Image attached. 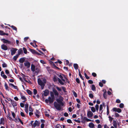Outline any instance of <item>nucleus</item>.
Wrapping results in <instances>:
<instances>
[{"label": "nucleus", "instance_id": "f257e3e1", "mask_svg": "<svg viewBox=\"0 0 128 128\" xmlns=\"http://www.w3.org/2000/svg\"><path fill=\"white\" fill-rule=\"evenodd\" d=\"M54 100V97L53 94H51L50 96L48 97V99H46L45 102L48 103L49 102L50 104L53 103Z\"/></svg>", "mask_w": 128, "mask_h": 128}, {"label": "nucleus", "instance_id": "f03ea898", "mask_svg": "<svg viewBox=\"0 0 128 128\" xmlns=\"http://www.w3.org/2000/svg\"><path fill=\"white\" fill-rule=\"evenodd\" d=\"M54 105L55 108L58 110H60L62 109L61 106H62L60 104L56 102L54 103Z\"/></svg>", "mask_w": 128, "mask_h": 128}, {"label": "nucleus", "instance_id": "7ed1b4c3", "mask_svg": "<svg viewBox=\"0 0 128 128\" xmlns=\"http://www.w3.org/2000/svg\"><path fill=\"white\" fill-rule=\"evenodd\" d=\"M38 84L41 86L42 89H43L45 83H46V80H44V82H43L40 79L38 78Z\"/></svg>", "mask_w": 128, "mask_h": 128}, {"label": "nucleus", "instance_id": "20e7f679", "mask_svg": "<svg viewBox=\"0 0 128 128\" xmlns=\"http://www.w3.org/2000/svg\"><path fill=\"white\" fill-rule=\"evenodd\" d=\"M63 100V98L61 96H60L58 99H57L56 100V101L58 102V103L60 104L62 106H63L64 104L62 102Z\"/></svg>", "mask_w": 128, "mask_h": 128}, {"label": "nucleus", "instance_id": "39448f33", "mask_svg": "<svg viewBox=\"0 0 128 128\" xmlns=\"http://www.w3.org/2000/svg\"><path fill=\"white\" fill-rule=\"evenodd\" d=\"M64 76V78H63V77L62 76V75L60 74L58 76L61 79L62 81L64 82L66 81H67L68 79L66 78V77L64 76Z\"/></svg>", "mask_w": 128, "mask_h": 128}, {"label": "nucleus", "instance_id": "423d86ee", "mask_svg": "<svg viewBox=\"0 0 128 128\" xmlns=\"http://www.w3.org/2000/svg\"><path fill=\"white\" fill-rule=\"evenodd\" d=\"M24 66L27 68H29L30 66V63L28 61H25L24 63Z\"/></svg>", "mask_w": 128, "mask_h": 128}, {"label": "nucleus", "instance_id": "0eeeda50", "mask_svg": "<svg viewBox=\"0 0 128 128\" xmlns=\"http://www.w3.org/2000/svg\"><path fill=\"white\" fill-rule=\"evenodd\" d=\"M18 49L16 48H13L11 50V54L12 55H13L15 53Z\"/></svg>", "mask_w": 128, "mask_h": 128}, {"label": "nucleus", "instance_id": "6e6552de", "mask_svg": "<svg viewBox=\"0 0 128 128\" xmlns=\"http://www.w3.org/2000/svg\"><path fill=\"white\" fill-rule=\"evenodd\" d=\"M2 41L4 43L10 44L11 43V42L10 41L4 39H2Z\"/></svg>", "mask_w": 128, "mask_h": 128}, {"label": "nucleus", "instance_id": "1a4fd4ad", "mask_svg": "<svg viewBox=\"0 0 128 128\" xmlns=\"http://www.w3.org/2000/svg\"><path fill=\"white\" fill-rule=\"evenodd\" d=\"M40 122L37 121H36L33 124L32 126L34 127H35L36 126H39Z\"/></svg>", "mask_w": 128, "mask_h": 128}, {"label": "nucleus", "instance_id": "9d476101", "mask_svg": "<svg viewBox=\"0 0 128 128\" xmlns=\"http://www.w3.org/2000/svg\"><path fill=\"white\" fill-rule=\"evenodd\" d=\"M87 116L88 117H92V116L93 114L90 111H88L87 112Z\"/></svg>", "mask_w": 128, "mask_h": 128}, {"label": "nucleus", "instance_id": "9b49d317", "mask_svg": "<svg viewBox=\"0 0 128 128\" xmlns=\"http://www.w3.org/2000/svg\"><path fill=\"white\" fill-rule=\"evenodd\" d=\"M1 48L2 49L4 50H6L8 49L7 46L4 44H2L1 45Z\"/></svg>", "mask_w": 128, "mask_h": 128}, {"label": "nucleus", "instance_id": "f8f14e48", "mask_svg": "<svg viewBox=\"0 0 128 128\" xmlns=\"http://www.w3.org/2000/svg\"><path fill=\"white\" fill-rule=\"evenodd\" d=\"M1 76L4 79H6L7 78V76L4 74V72L2 71L1 73Z\"/></svg>", "mask_w": 128, "mask_h": 128}, {"label": "nucleus", "instance_id": "ddd939ff", "mask_svg": "<svg viewBox=\"0 0 128 128\" xmlns=\"http://www.w3.org/2000/svg\"><path fill=\"white\" fill-rule=\"evenodd\" d=\"M44 92V95L45 96H48L49 93V92L48 90H45Z\"/></svg>", "mask_w": 128, "mask_h": 128}, {"label": "nucleus", "instance_id": "4468645a", "mask_svg": "<svg viewBox=\"0 0 128 128\" xmlns=\"http://www.w3.org/2000/svg\"><path fill=\"white\" fill-rule=\"evenodd\" d=\"M11 112L12 113V116L13 117L15 118V119L14 120V121L15 122H16V121H17V120L15 118V113L13 112Z\"/></svg>", "mask_w": 128, "mask_h": 128}, {"label": "nucleus", "instance_id": "2eb2a0df", "mask_svg": "<svg viewBox=\"0 0 128 128\" xmlns=\"http://www.w3.org/2000/svg\"><path fill=\"white\" fill-rule=\"evenodd\" d=\"M35 66L33 64H32L31 65V70L33 72H34L35 70Z\"/></svg>", "mask_w": 128, "mask_h": 128}, {"label": "nucleus", "instance_id": "dca6fc26", "mask_svg": "<svg viewBox=\"0 0 128 128\" xmlns=\"http://www.w3.org/2000/svg\"><path fill=\"white\" fill-rule=\"evenodd\" d=\"M86 119L87 118L86 117H84L83 118V117H82V122L83 123H85L86 122Z\"/></svg>", "mask_w": 128, "mask_h": 128}, {"label": "nucleus", "instance_id": "f3484780", "mask_svg": "<svg viewBox=\"0 0 128 128\" xmlns=\"http://www.w3.org/2000/svg\"><path fill=\"white\" fill-rule=\"evenodd\" d=\"M59 79V78L56 76H54L53 78V80L54 82H56Z\"/></svg>", "mask_w": 128, "mask_h": 128}, {"label": "nucleus", "instance_id": "a211bd4d", "mask_svg": "<svg viewBox=\"0 0 128 128\" xmlns=\"http://www.w3.org/2000/svg\"><path fill=\"white\" fill-rule=\"evenodd\" d=\"M25 60L24 58H21L19 60V62L20 63H22Z\"/></svg>", "mask_w": 128, "mask_h": 128}, {"label": "nucleus", "instance_id": "6ab92c4d", "mask_svg": "<svg viewBox=\"0 0 128 128\" xmlns=\"http://www.w3.org/2000/svg\"><path fill=\"white\" fill-rule=\"evenodd\" d=\"M88 126L89 127L92 128L94 127V125L93 123L90 122Z\"/></svg>", "mask_w": 128, "mask_h": 128}, {"label": "nucleus", "instance_id": "aec40b11", "mask_svg": "<svg viewBox=\"0 0 128 128\" xmlns=\"http://www.w3.org/2000/svg\"><path fill=\"white\" fill-rule=\"evenodd\" d=\"M103 109L102 105V104H100V106L99 111L100 113H102V111Z\"/></svg>", "mask_w": 128, "mask_h": 128}, {"label": "nucleus", "instance_id": "412c9836", "mask_svg": "<svg viewBox=\"0 0 128 128\" xmlns=\"http://www.w3.org/2000/svg\"><path fill=\"white\" fill-rule=\"evenodd\" d=\"M11 103L14 106H17V104L16 103V102L14 101H12V102H11Z\"/></svg>", "mask_w": 128, "mask_h": 128}, {"label": "nucleus", "instance_id": "4be33fe9", "mask_svg": "<svg viewBox=\"0 0 128 128\" xmlns=\"http://www.w3.org/2000/svg\"><path fill=\"white\" fill-rule=\"evenodd\" d=\"M10 113H8L7 115V118L10 120H12V118L10 116Z\"/></svg>", "mask_w": 128, "mask_h": 128}, {"label": "nucleus", "instance_id": "5701e85b", "mask_svg": "<svg viewBox=\"0 0 128 128\" xmlns=\"http://www.w3.org/2000/svg\"><path fill=\"white\" fill-rule=\"evenodd\" d=\"M4 124V119L3 118H1L0 119V124Z\"/></svg>", "mask_w": 128, "mask_h": 128}, {"label": "nucleus", "instance_id": "b1692460", "mask_svg": "<svg viewBox=\"0 0 128 128\" xmlns=\"http://www.w3.org/2000/svg\"><path fill=\"white\" fill-rule=\"evenodd\" d=\"M74 67L76 70H77L78 68V65L77 64H74Z\"/></svg>", "mask_w": 128, "mask_h": 128}, {"label": "nucleus", "instance_id": "393cba45", "mask_svg": "<svg viewBox=\"0 0 128 128\" xmlns=\"http://www.w3.org/2000/svg\"><path fill=\"white\" fill-rule=\"evenodd\" d=\"M90 108H91V110L93 112H96L95 109L94 107H90Z\"/></svg>", "mask_w": 128, "mask_h": 128}, {"label": "nucleus", "instance_id": "a878e982", "mask_svg": "<svg viewBox=\"0 0 128 128\" xmlns=\"http://www.w3.org/2000/svg\"><path fill=\"white\" fill-rule=\"evenodd\" d=\"M21 98L22 99L24 100V102L25 101H26V97H25V96H24L22 95H21Z\"/></svg>", "mask_w": 128, "mask_h": 128}, {"label": "nucleus", "instance_id": "bb28decb", "mask_svg": "<svg viewBox=\"0 0 128 128\" xmlns=\"http://www.w3.org/2000/svg\"><path fill=\"white\" fill-rule=\"evenodd\" d=\"M54 94L56 96H58V93L56 90H54L53 91Z\"/></svg>", "mask_w": 128, "mask_h": 128}, {"label": "nucleus", "instance_id": "cd10ccee", "mask_svg": "<svg viewBox=\"0 0 128 128\" xmlns=\"http://www.w3.org/2000/svg\"><path fill=\"white\" fill-rule=\"evenodd\" d=\"M91 89L92 90L95 91L96 90V87L94 85H92Z\"/></svg>", "mask_w": 128, "mask_h": 128}, {"label": "nucleus", "instance_id": "c85d7f7f", "mask_svg": "<svg viewBox=\"0 0 128 128\" xmlns=\"http://www.w3.org/2000/svg\"><path fill=\"white\" fill-rule=\"evenodd\" d=\"M59 82L62 85H64V82H63L60 79H59L58 80Z\"/></svg>", "mask_w": 128, "mask_h": 128}, {"label": "nucleus", "instance_id": "c756f323", "mask_svg": "<svg viewBox=\"0 0 128 128\" xmlns=\"http://www.w3.org/2000/svg\"><path fill=\"white\" fill-rule=\"evenodd\" d=\"M22 52V50H19L18 51V55L19 56Z\"/></svg>", "mask_w": 128, "mask_h": 128}, {"label": "nucleus", "instance_id": "7c9ffc66", "mask_svg": "<svg viewBox=\"0 0 128 128\" xmlns=\"http://www.w3.org/2000/svg\"><path fill=\"white\" fill-rule=\"evenodd\" d=\"M18 54L16 55V56H14L13 58L14 59V60H16L18 58Z\"/></svg>", "mask_w": 128, "mask_h": 128}, {"label": "nucleus", "instance_id": "2f4dec72", "mask_svg": "<svg viewBox=\"0 0 128 128\" xmlns=\"http://www.w3.org/2000/svg\"><path fill=\"white\" fill-rule=\"evenodd\" d=\"M4 86L6 90H8V87L7 84L6 82L5 83Z\"/></svg>", "mask_w": 128, "mask_h": 128}, {"label": "nucleus", "instance_id": "473e14b6", "mask_svg": "<svg viewBox=\"0 0 128 128\" xmlns=\"http://www.w3.org/2000/svg\"><path fill=\"white\" fill-rule=\"evenodd\" d=\"M27 93L30 95H31L32 94V92L30 90H26Z\"/></svg>", "mask_w": 128, "mask_h": 128}, {"label": "nucleus", "instance_id": "72a5a7b5", "mask_svg": "<svg viewBox=\"0 0 128 128\" xmlns=\"http://www.w3.org/2000/svg\"><path fill=\"white\" fill-rule=\"evenodd\" d=\"M113 125L114 127L117 126V124L116 122L114 121V122Z\"/></svg>", "mask_w": 128, "mask_h": 128}, {"label": "nucleus", "instance_id": "f704fd0d", "mask_svg": "<svg viewBox=\"0 0 128 128\" xmlns=\"http://www.w3.org/2000/svg\"><path fill=\"white\" fill-rule=\"evenodd\" d=\"M95 107L96 109V110L97 111H98L99 108V106L98 104H96L95 106Z\"/></svg>", "mask_w": 128, "mask_h": 128}, {"label": "nucleus", "instance_id": "c9c22d12", "mask_svg": "<svg viewBox=\"0 0 128 128\" xmlns=\"http://www.w3.org/2000/svg\"><path fill=\"white\" fill-rule=\"evenodd\" d=\"M79 75L80 78L82 79V80H83L84 79L83 78L81 74L80 71H79Z\"/></svg>", "mask_w": 128, "mask_h": 128}, {"label": "nucleus", "instance_id": "e433bc0d", "mask_svg": "<svg viewBox=\"0 0 128 128\" xmlns=\"http://www.w3.org/2000/svg\"><path fill=\"white\" fill-rule=\"evenodd\" d=\"M2 66L3 68L6 67L7 66V64L5 63H4L2 64Z\"/></svg>", "mask_w": 128, "mask_h": 128}, {"label": "nucleus", "instance_id": "4c0bfd02", "mask_svg": "<svg viewBox=\"0 0 128 128\" xmlns=\"http://www.w3.org/2000/svg\"><path fill=\"white\" fill-rule=\"evenodd\" d=\"M84 76H85L86 78L87 79H88L90 78V77L87 76V74H86V73H84Z\"/></svg>", "mask_w": 128, "mask_h": 128}, {"label": "nucleus", "instance_id": "58836bf2", "mask_svg": "<svg viewBox=\"0 0 128 128\" xmlns=\"http://www.w3.org/2000/svg\"><path fill=\"white\" fill-rule=\"evenodd\" d=\"M124 104L122 103L120 104L119 105V107L120 108H122L123 107Z\"/></svg>", "mask_w": 128, "mask_h": 128}, {"label": "nucleus", "instance_id": "ea45409f", "mask_svg": "<svg viewBox=\"0 0 128 128\" xmlns=\"http://www.w3.org/2000/svg\"><path fill=\"white\" fill-rule=\"evenodd\" d=\"M23 50L24 51V53L26 54L27 53V50L26 49L24 48H23Z\"/></svg>", "mask_w": 128, "mask_h": 128}, {"label": "nucleus", "instance_id": "a19ab883", "mask_svg": "<svg viewBox=\"0 0 128 128\" xmlns=\"http://www.w3.org/2000/svg\"><path fill=\"white\" fill-rule=\"evenodd\" d=\"M56 128H62V127L59 124H57L56 126Z\"/></svg>", "mask_w": 128, "mask_h": 128}, {"label": "nucleus", "instance_id": "79ce46f5", "mask_svg": "<svg viewBox=\"0 0 128 128\" xmlns=\"http://www.w3.org/2000/svg\"><path fill=\"white\" fill-rule=\"evenodd\" d=\"M102 126L101 124H99L98 125L97 128H102Z\"/></svg>", "mask_w": 128, "mask_h": 128}, {"label": "nucleus", "instance_id": "37998d69", "mask_svg": "<svg viewBox=\"0 0 128 128\" xmlns=\"http://www.w3.org/2000/svg\"><path fill=\"white\" fill-rule=\"evenodd\" d=\"M11 27L12 28V29L13 30H15L16 31L17 30V28H16V27L14 26H11Z\"/></svg>", "mask_w": 128, "mask_h": 128}, {"label": "nucleus", "instance_id": "c03bdc74", "mask_svg": "<svg viewBox=\"0 0 128 128\" xmlns=\"http://www.w3.org/2000/svg\"><path fill=\"white\" fill-rule=\"evenodd\" d=\"M89 96L90 98H93L94 96L92 94H89Z\"/></svg>", "mask_w": 128, "mask_h": 128}, {"label": "nucleus", "instance_id": "a18cd8bd", "mask_svg": "<svg viewBox=\"0 0 128 128\" xmlns=\"http://www.w3.org/2000/svg\"><path fill=\"white\" fill-rule=\"evenodd\" d=\"M116 112L118 113H120L121 112V110L119 108H117Z\"/></svg>", "mask_w": 128, "mask_h": 128}, {"label": "nucleus", "instance_id": "49530a36", "mask_svg": "<svg viewBox=\"0 0 128 128\" xmlns=\"http://www.w3.org/2000/svg\"><path fill=\"white\" fill-rule=\"evenodd\" d=\"M103 96L105 98H106V92H104L103 94Z\"/></svg>", "mask_w": 128, "mask_h": 128}, {"label": "nucleus", "instance_id": "de8ad7c7", "mask_svg": "<svg viewBox=\"0 0 128 128\" xmlns=\"http://www.w3.org/2000/svg\"><path fill=\"white\" fill-rule=\"evenodd\" d=\"M108 118L109 119V120L110 121V122H111L113 119V118L110 116H109Z\"/></svg>", "mask_w": 128, "mask_h": 128}, {"label": "nucleus", "instance_id": "09e8293b", "mask_svg": "<svg viewBox=\"0 0 128 128\" xmlns=\"http://www.w3.org/2000/svg\"><path fill=\"white\" fill-rule=\"evenodd\" d=\"M20 114L22 116L25 117V116L23 112H21Z\"/></svg>", "mask_w": 128, "mask_h": 128}, {"label": "nucleus", "instance_id": "8fccbe9b", "mask_svg": "<svg viewBox=\"0 0 128 128\" xmlns=\"http://www.w3.org/2000/svg\"><path fill=\"white\" fill-rule=\"evenodd\" d=\"M76 82L78 83V84L80 83V81L79 79L78 78H76Z\"/></svg>", "mask_w": 128, "mask_h": 128}, {"label": "nucleus", "instance_id": "3c124183", "mask_svg": "<svg viewBox=\"0 0 128 128\" xmlns=\"http://www.w3.org/2000/svg\"><path fill=\"white\" fill-rule=\"evenodd\" d=\"M67 122L69 123H72L71 120L70 119H68L67 120Z\"/></svg>", "mask_w": 128, "mask_h": 128}, {"label": "nucleus", "instance_id": "603ef678", "mask_svg": "<svg viewBox=\"0 0 128 128\" xmlns=\"http://www.w3.org/2000/svg\"><path fill=\"white\" fill-rule=\"evenodd\" d=\"M116 102L118 103H120V101L119 99H117L116 100Z\"/></svg>", "mask_w": 128, "mask_h": 128}, {"label": "nucleus", "instance_id": "864d4df0", "mask_svg": "<svg viewBox=\"0 0 128 128\" xmlns=\"http://www.w3.org/2000/svg\"><path fill=\"white\" fill-rule=\"evenodd\" d=\"M34 94H36L37 93V91L36 89H34Z\"/></svg>", "mask_w": 128, "mask_h": 128}, {"label": "nucleus", "instance_id": "5fc2aeb1", "mask_svg": "<svg viewBox=\"0 0 128 128\" xmlns=\"http://www.w3.org/2000/svg\"><path fill=\"white\" fill-rule=\"evenodd\" d=\"M28 104H26L25 105V109H28Z\"/></svg>", "mask_w": 128, "mask_h": 128}, {"label": "nucleus", "instance_id": "6e6d98bb", "mask_svg": "<svg viewBox=\"0 0 128 128\" xmlns=\"http://www.w3.org/2000/svg\"><path fill=\"white\" fill-rule=\"evenodd\" d=\"M5 72H6V73L7 74H9L10 72H9V71L7 70H6Z\"/></svg>", "mask_w": 128, "mask_h": 128}, {"label": "nucleus", "instance_id": "4d7b16f0", "mask_svg": "<svg viewBox=\"0 0 128 128\" xmlns=\"http://www.w3.org/2000/svg\"><path fill=\"white\" fill-rule=\"evenodd\" d=\"M29 111L31 112H32L33 111L32 109V108H31V106H30L29 107Z\"/></svg>", "mask_w": 128, "mask_h": 128}, {"label": "nucleus", "instance_id": "13d9d810", "mask_svg": "<svg viewBox=\"0 0 128 128\" xmlns=\"http://www.w3.org/2000/svg\"><path fill=\"white\" fill-rule=\"evenodd\" d=\"M5 34L2 31H0V34L1 35H4Z\"/></svg>", "mask_w": 128, "mask_h": 128}, {"label": "nucleus", "instance_id": "bf43d9fd", "mask_svg": "<svg viewBox=\"0 0 128 128\" xmlns=\"http://www.w3.org/2000/svg\"><path fill=\"white\" fill-rule=\"evenodd\" d=\"M95 122H96V123L98 124L100 123V121L98 120H95Z\"/></svg>", "mask_w": 128, "mask_h": 128}, {"label": "nucleus", "instance_id": "052dcab7", "mask_svg": "<svg viewBox=\"0 0 128 128\" xmlns=\"http://www.w3.org/2000/svg\"><path fill=\"white\" fill-rule=\"evenodd\" d=\"M115 116L116 117H118L119 116V114L117 113H115Z\"/></svg>", "mask_w": 128, "mask_h": 128}, {"label": "nucleus", "instance_id": "680f3d73", "mask_svg": "<svg viewBox=\"0 0 128 128\" xmlns=\"http://www.w3.org/2000/svg\"><path fill=\"white\" fill-rule=\"evenodd\" d=\"M20 106L22 108L24 107V104L23 103H20Z\"/></svg>", "mask_w": 128, "mask_h": 128}, {"label": "nucleus", "instance_id": "e2e57ef3", "mask_svg": "<svg viewBox=\"0 0 128 128\" xmlns=\"http://www.w3.org/2000/svg\"><path fill=\"white\" fill-rule=\"evenodd\" d=\"M88 82L90 84H92L93 83V82L91 80H88Z\"/></svg>", "mask_w": 128, "mask_h": 128}, {"label": "nucleus", "instance_id": "0e129e2a", "mask_svg": "<svg viewBox=\"0 0 128 128\" xmlns=\"http://www.w3.org/2000/svg\"><path fill=\"white\" fill-rule=\"evenodd\" d=\"M56 88L59 91H61V88L58 86L56 87Z\"/></svg>", "mask_w": 128, "mask_h": 128}, {"label": "nucleus", "instance_id": "69168bd1", "mask_svg": "<svg viewBox=\"0 0 128 128\" xmlns=\"http://www.w3.org/2000/svg\"><path fill=\"white\" fill-rule=\"evenodd\" d=\"M99 85L100 86H101V87H102L103 86V84L101 82H99Z\"/></svg>", "mask_w": 128, "mask_h": 128}, {"label": "nucleus", "instance_id": "338daca9", "mask_svg": "<svg viewBox=\"0 0 128 128\" xmlns=\"http://www.w3.org/2000/svg\"><path fill=\"white\" fill-rule=\"evenodd\" d=\"M92 75L94 76L95 77L96 76V73L94 72H93L92 74Z\"/></svg>", "mask_w": 128, "mask_h": 128}, {"label": "nucleus", "instance_id": "774afa93", "mask_svg": "<svg viewBox=\"0 0 128 128\" xmlns=\"http://www.w3.org/2000/svg\"><path fill=\"white\" fill-rule=\"evenodd\" d=\"M104 128H109L108 126L106 124H105L104 126Z\"/></svg>", "mask_w": 128, "mask_h": 128}]
</instances>
